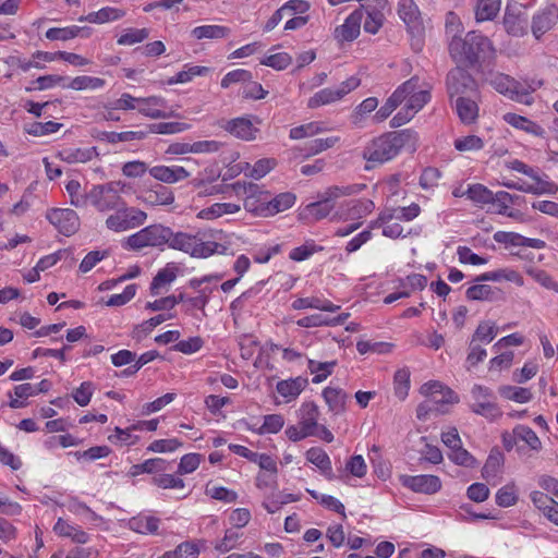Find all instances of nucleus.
I'll return each mask as SVG.
<instances>
[{"mask_svg": "<svg viewBox=\"0 0 558 558\" xmlns=\"http://www.w3.org/2000/svg\"><path fill=\"white\" fill-rule=\"evenodd\" d=\"M430 90L432 85L417 76L400 85L395 94L398 95V100L400 105L403 104V107L391 119V126L399 128L409 122L430 100Z\"/></svg>", "mask_w": 558, "mask_h": 558, "instance_id": "obj_1", "label": "nucleus"}, {"mask_svg": "<svg viewBox=\"0 0 558 558\" xmlns=\"http://www.w3.org/2000/svg\"><path fill=\"white\" fill-rule=\"evenodd\" d=\"M490 51V41L475 32L468 33L464 38L454 36L449 44L450 56L459 65H471Z\"/></svg>", "mask_w": 558, "mask_h": 558, "instance_id": "obj_2", "label": "nucleus"}, {"mask_svg": "<svg viewBox=\"0 0 558 558\" xmlns=\"http://www.w3.org/2000/svg\"><path fill=\"white\" fill-rule=\"evenodd\" d=\"M168 246L184 252L195 258H207L215 253H223L227 247L215 242L204 241L198 234L186 232L174 233L171 230Z\"/></svg>", "mask_w": 558, "mask_h": 558, "instance_id": "obj_3", "label": "nucleus"}, {"mask_svg": "<svg viewBox=\"0 0 558 558\" xmlns=\"http://www.w3.org/2000/svg\"><path fill=\"white\" fill-rule=\"evenodd\" d=\"M365 187L364 184H353L347 186H329L318 195V201L308 204L305 207V213L314 220L326 218L335 206V201L342 196H349L360 193Z\"/></svg>", "mask_w": 558, "mask_h": 558, "instance_id": "obj_4", "label": "nucleus"}, {"mask_svg": "<svg viewBox=\"0 0 558 558\" xmlns=\"http://www.w3.org/2000/svg\"><path fill=\"white\" fill-rule=\"evenodd\" d=\"M235 195L243 199V207L255 216L267 217L269 193L251 182H235L231 185Z\"/></svg>", "mask_w": 558, "mask_h": 558, "instance_id": "obj_5", "label": "nucleus"}, {"mask_svg": "<svg viewBox=\"0 0 558 558\" xmlns=\"http://www.w3.org/2000/svg\"><path fill=\"white\" fill-rule=\"evenodd\" d=\"M119 182L93 185L88 190L87 206H94L98 211L105 213L123 205Z\"/></svg>", "mask_w": 558, "mask_h": 558, "instance_id": "obj_6", "label": "nucleus"}, {"mask_svg": "<svg viewBox=\"0 0 558 558\" xmlns=\"http://www.w3.org/2000/svg\"><path fill=\"white\" fill-rule=\"evenodd\" d=\"M113 210L114 213L107 217L105 225L114 232H124L137 228L147 219L145 211L136 207H128L124 203Z\"/></svg>", "mask_w": 558, "mask_h": 558, "instance_id": "obj_7", "label": "nucleus"}, {"mask_svg": "<svg viewBox=\"0 0 558 558\" xmlns=\"http://www.w3.org/2000/svg\"><path fill=\"white\" fill-rule=\"evenodd\" d=\"M361 84L357 76H351L336 87H328L315 93L307 101L312 109L329 105L342 99L345 95L356 89Z\"/></svg>", "mask_w": 558, "mask_h": 558, "instance_id": "obj_8", "label": "nucleus"}, {"mask_svg": "<svg viewBox=\"0 0 558 558\" xmlns=\"http://www.w3.org/2000/svg\"><path fill=\"white\" fill-rule=\"evenodd\" d=\"M399 142H371L363 151L365 169L369 170L393 159L401 151Z\"/></svg>", "mask_w": 558, "mask_h": 558, "instance_id": "obj_9", "label": "nucleus"}, {"mask_svg": "<svg viewBox=\"0 0 558 558\" xmlns=\"http://www.w3.org/2000/svg\"><path fill=\"white\" fill-rule=\"evenodd\" d=\"M471 395L473 398V403L471 404L472 412L490 421L501 416L502 412L495 402L494 393L489 388L475 385L471 390Z\"/></svg>", "mask_w": 558, "mask_h": 558, "instance_id": "obj_10", "label": "nucleus"}, {"mask_svg": "<svg viewBox=\"0 0 558 558\" xmlns=\"http://www.w3.org/2000/svg\"><path fill=\"white\" fill-rule=\"evenodd\" d=\"M447 89L451 99L460 96H476V82L461 65L451 70L447 76Z\"/></svg>", "mask_w": 558, "mask_h": 558, "instance_id": "obj_11", "label": "nucleus"}, {"mask_svg": "<svg viewBox=\"0 0 558 558\" xmlns=\"http://www.w3.org/2000/svg\"><path fill=\"white\" fill-rule=\"evenodd\" d=\"M493 87L500 94L506 95L512 100L521 104L530 105L532 97L529 87L514 81L508 75L498 74L492 80Z\"/></svg>", "mask_w": 558, "mask_h": 558, "instance_id": "obj_12", "label": "nucleus"}, {"mask_svg": "<svg viewBox=\"0 0 558 558\" xmlns=\"http://www.w3.org/2000/svg\"><path fill=\"white\" fill-rule=\"evenodd\" d=\"M46 218L58 231L66 236L74 234L80 228L77 214L70 208H52L46 214Z\"/></svg>", "mask_w": 558, "mask_h": 558, "instance_id": "obj_13", "label": "nucleus"}, {"mask_svg": "<svg viewBox=\"0 0 558 558\" xmlns=\"http://www.w3.org/2000/svg\"><path fill=\"white\" fill-rule=\"evenodd\" d=\"M398 14L412 36L421 37L423 35L424 25L421 12L413 0H400Z\"/></svg>", "mask_w": 558, "mask_h": 558, "instance_id": "obj_14", "label": "nucleus"}, {"mask_svg": "<svg viewBox=\"0 0 558 558\" xmlns=\"http://www.w3.org/2000/svg\"><path fill=\"white\" fill-rule=\"evenodd\" d=\"M362 8L366 11L363 28L366 33L377 34L385 21L384 11L388 7L387 0H365Z\"/></svg>", "mask_w": 558, "mask_h": 558, "instance_id": "obj_15", "label": "nucleus"}, {"mask_svg": "<svg viewBox=\"0 0 558 558\" xmlns=\"http://www.w3.org/2000/svg\"><path fill=\"white\" fill-rule=\"evenodd\" d=\"M420 391L435 405L453 404L459 401L458 396L449 387L437 380L425 383Z\"/></svg>", "mask_w": 558, "mask_h": 558, "instance_id": "obj_16", "label": "nucleus"}, {"mask_svg": "<svg viewBox=\"0 0 558 558\" xmlns=\"http://www.w3.org/2000/svg\"><path fill=\"white\" fill-rule=\"evenodd\" d=\"M332 131L330 124L324 121L310 122L290 131V140H303L306 137L319 136L318 140H338L337 136L329 135Z\"/></svg>", "mask_w": 558, "mask_h": 558, "instance_id": "obj_17", "label": "nucleus"}, {"mask_svg": "<svg viewBox=\"0 0 558 558\" xmlns=\"http://www.w3.org/2000/svg\"><path fill=\"white\" fill-rule=\"evenodd\" d=\"M137 112L150 119H166L171 116L167 100L156 95L140 97Z\"/></svg>", "mask_w": 558, "mask_h": 558, "instance_id": "obj_18", "label": "nucleus"}, {"mask_svg": "<svg viewBox=\"0 0 558 558\" xmlns=\"http://www.w3.org/2000/svg\"><path fill=\"white\" fill-rule=\"evenodd\" d=\"M401 483L411 490L423 494H435L441 487L440 480L435 475H403Z\"/></svg>", "mask_w": 558, "mask_h": 558, "instance_id": "obj_19", "label": "nucleus"}, {"mask_svg": "<svg viewBox=\"0 0 558 558\" xmlns=\"http://www.w3.org/2000/svg\"><path fill=\"white\" fill-rule=\"evenodd\" d=\"M126 15V11L118 7H104L98 11L88 13L78 17L80 22H87L92 24H106L122 20Z\"/></svg>", "mask_w": 558, "mask_h": 558, "instance_id": "obj_20", "label": "nucleus"}, {"mask_svg": "<svg viewBox=\"0 0 558 558\" xmlns=\"http://www.w3.org/2000/svg\"><path fill=\"white\" fill-rule=\"evenodd\" d=\"M558 21V9L554 5L546 7L539 11L534 17L532 23L533 35L538 39L546 32L553 28Z\"/></svg>", "mask_w": 558, "mask_h": 558, "instance_id": "obj_21", "label": "nucleus"}, {"mask_svg": "<svg viewBox=\"0 0 558 558\" xmlns=\"http://www.w3.org/2000/svg\"><path fill=\"white\" fill-rule=\"evenodd\" d=\"M363 13L356 10L351 13L344 23L335 31L336 38L342 41H352L360 35Z\"/></svg>", "mask_w": 558, "mask_h": 558, "instance_id": "obj_22", "label": "nucleus"}, {"mask_svg": "<svg viewBox=\"0 0 558 558\" xmlns=\"http://www.w3.org/2000/svg\"><path fill=\"white\" fill-rule=\"evenodd\" d=\"M478 94L476 96H460L456 98V112L464 124L474 122L478 117Z\"/></svg>", "mask_w": 558, "mask_h": 558, "instance_id": "obj_23", "label": "nucleus"}, {"mask_svg": "<svg viewBox=\"0 0 558 558\" xmlns=\"http://www.w3.org/2000/svg\"><path fill=\"white\" fill-rule=\"evenodd\" d=\"M142 199L151 206H165L173 203L174 195L170 187L157 183L142 192Z\"/></svg>", "mask_w": 558, "mask_h": 558, "instance_id": "obj_24", "label": "nucleus"}, {"mask_svg": "<svg viewBox=\"0 0 558 558\" xmlns=\"http://www.w3.org/2000/svg\"><path fill=\"white\" fill-rule=\"evenodd\" d=\"M223 128L230 135L241 137L243 140H253L257 136V128L254 122L247 118H236L227 121Z\"/></svg>", "mask_w": 558, "mask_h": 558, "instance_id": "obj_25", "label": "nucleus"}, {"mask_svg": "<svg viewBox=\"0 0 558 558\" xmlns=\"http://www.w3.org/2000/svg\"><path fill=\"white\" fill-rule=\"evenodd\" d=\"M218 142H194L193 144L174 142L169 145L166 154L183 155L187 153H210L218 150Z\"/></svg>", "mask_w": 558, "mask_h": 558, "instance_id": "obj_26", "label": "nucleus"}, {"mask_svg": "<svg viewBox=\"0 0 558 558\" xmlns=\"http://www.w3.org/2000/svg\"><path fill=\"white\" fill-rule=\"evenodd\" d=\"M319 410L314 402H305L299 410V424L312 435L317 434Z\"/></svg>", "mask_w": 558, "mask_h": 558, "instance_id": "obj_27", "label": "nucleus"}, {"mask_svg": "<svg viewBox=\"0 0 558 558\" xmlns=\"http://www.w3.org/2000/svg\"><path fill=\"white\" fill-rule=\"evenodd\" d=\"M97 155L96 147L88 143L80 147H65L59 153L61 159L69 163L86 162Z\"/></svg>", "mask_w": 558, "mask_h": 558, "instance_id": "obj_28", "label": "nucleus"}, {"mask_svg": "<svg viewBox=\"0 0 558 558\" xmlns=\"http://www.w3.org/2000/svg\"><path fill=\"white\" fill-rule=\"evenodd\" d=\"M349 316V313H341L335 317H328L323 314H314L299 319L296 324L298 326L304 328L318 326H339L344 324Z\"/></svg>", "mask_w": 558, "mask_h": 558, "instance_id": "obj_29", "label": "nucleus"}, {"mask_svg": "<svg viewBox=\"0 0 558 558\" xmlns=\"http://www.w3.org/2000/svg\"><path fill=\"white\" fill-rule=\"evenodd\" d=\"M231 29L223 25H201L191 31V36L196 40L211 39L219 40L229 37Z\"/></svg>", "mask_w": 558, "mask_h": 558, "instance_id": "obj_30", "label": "nucleus"}, {"mask_svg": "<svg viewBox=\"0 0 558 558\" xmlns=\"http://www.w3.org/2000/svg\"><path fill=\"white\" fill-rule=\"evenodd\" d=\"M153 178L165 183H175L189 177V172L182 167L156 166L149 169Z\"/></svg>", "mask_w": 558, "mask_h": 558, "instance_id": "obj_31", "label": "nucleus"}, {"mask_svg": "<svg viewBox=\"0 0 558 558\" xmlns=\"http://www.w3.org/2000/svg\"><path fill=\"white\" fill-rule=\"evenodd\" d=\"M306 459L316 465L329 481L333 480L331 461L325 450L322 448H311L306 451Z\"/></svg>", "mask_w": 558, "mask_h": 558, "instance_id": "obj_32", "label": "nucleus"}, {"mask_svg": "<svg viewBox=\"0 0 558 558\" xmlns=\"http://www.w3.org/2000/svg\"><path fill=\"white\" fill-rule=\"evenodd\" d=\"M306 385V380L296 377L293 379L281 380L277 384L278 393L284 398L286 402H290L299 397Z\"/></svg>", "mask_w": 558, "mask_h": 558, "instance_id": "obj_33", "label": "nucleus"}, {"mask_svg": "<svg viewBox=\"0 0 558 558\" xmlns=\"http://www.w3.org/2000/svg\"><path fill=\"white\" fill-rule=\"evenodd\" d=\"M509 437L513 438L515 444L523 442L526 447L532 450L538 451L542 448V442L535 432L525 425H518L513 428L512 435Z\"/></svg>", "mask_w": 558, "mask_h": 558, "instance_id": "obj_34", "label": "nucleus"}, {"mask_svg": "<svg viewBox=\"0 0 558 558\" xmlns=\"http://www.w3.org/2000/svg\"><path fill=\"white\" fill-rule=\"evenodd\" d=\"M504 120L514 129L522 130L533 136H542L543 134V129L525 117L508 112L504 114Z\"/></svg>", "mask_w": 558, "mask_h": 558, "instance_id": "obj_35", "label": "nucleus"}, {"mask_svg": "<svg viewBox=\"0 0 558 558\" xmlns=\"http://www.w3.org/2000/svg\"><path fill=\"white\" fill-rule=\"evenodd\" d=\"M323 397L335 414L342 413L345 410L347 393L340 388L327 387L323 391Z\"/></svg>", "mask_w": 558, "mask_h": 558, "instance_id": "obj_36", "label": "nucleus"}, {"mask_svg": "<svg viewBox=\"0 0 558 558\" xmlns=\"http://www.w3.org/2000/svg\"><path fill=\"white\" fill-rule=\"evenodd\" d=\"M160 520L151 515H137L129 520V527L141 534H155Z\"/></svg>", "mask_w": 558, "mask_h": 558, "instance_id": "obj_37", "label": "nucleus"}, {"mask_svg": "<svg viewBox=\"0 0 558 558\" xmlns=\"http://www.w3.org/2000/svg\"><path fill=\"white\" fill-rule=\"evenodd\" d=\"M177 278L175 268L166 267L157 272L150 284V293L153 295H159L167 290L171 282Z\"/></svg>", "mask_w": 558, "mask_h": 558, "instance_id": "obj_38", "label": "nucleus"}, {"mask_svg": "<svg viewBox=\"0 0 558 558\" xmlns=\"http://www.w3.org/2000/svg\"><path fill=\"white\" fill-rule=\"evenodd\" d=\"M501 0H477L475 5V17L478 22L490 21L497 16L500 10Z\"/></svg>", "mask_w": 558, "mask_h": 558, "instance_id": "obj_39", "label": "nucleus"}, {"mask_svg": "<svg viewBox=\"0 0 558 558\" xmlns=\"http://www.w3.org/2000/svg\"><path fill=\"white\" fill-rule=\"evenodd\" d=\"M210 72L208 66L203 65H186L184 70L180 71L175 76L167 81L168 85L185 84L191 82L196 76H204Z\"/></svg>", "mask_w": 558, "mask_h": 558, "instance_id": "obj_40", "label": "nucleus"}, {"mask_svg": "<svg viewBox=\"0 0 558 558\" xmlns=\"http://www.w3.org/2000/svg\"><path fill=\"white\" fill-rule=\"evenodd\" d=\"M150 246L168 244L171 229L162 225H151L143 229Z\"/></svg>", "mask_w": 558, "mask_h": 558, "instance_id": "obj_41", "label": "nucleus"}, {"mask_svg": "<svg viewBox=\"0 0 558 558\" xmlns=\"http://www.w3.org/2000/svg\"><path fill=\"white\" fill-rule=\"evenodd\" d=\"M295 202V195L292 193H281L274 197L272 199L268 198V204L266 207L267 217L274 216L278 213L284 211L292 207Z\"/></svg>", "mask_w": 558, "mask_h": 558, "instance_id": "obj_42", "label": "nucleus"}, {"mask_svg": "<svg viewBox=\"0 0 558 558\" xmlns=\"http://www.w3.org/2000/svg\"><path fill=\"white\" fill-rule=\"evenodd\" d=\"M167 469V462L160 458L148 459L141 464H134L131 466L129 474L131 476H137L142 473H157L163 472Z\"/></svg>", "mask_w": 558, "mask_h": 558, "instance_id": "obj_43", "label": "nucleus"}, {"mask_svg": "<svg viewBox=\"0 0 558 558\" xmlns=\"http://www.w3.org/2000/svg\"><path fill=\"white\" fill-rule=\"evenodd\" d=\"M105 86V80L95 76H76L72 78L65 87L73 90H95Z\"/></svg>", "mask_w": 558, "mask_h": 558, "instance_id": "obj_44", "label": "nucleus"}, {"mask_svg": "<svg viewBox=\"0 0 558 558\" xmlns=\"http://www.w3.org/2000/svg\"><path fill=\"white\" fill-rule=\"evenodd\" d=\"M65 191L70 196L71 205L75 206L76 208L87 207L88 191L83 190L78 181L70 180L65 185Z\"/></svg>", "mask_w": 558, "mask_h": 558, "instance_id": "obj_45", "label": "nucleus"}, {"mask_svg": "<svg viewBox=\"0 0 558 558\" xmlns=\"http://www.w3.org/2000/svg\"><path fill=\"white\" fill-rule=\"evenodd\" d=\"M525 272L543 288L558 293V282L546 270L529 266Z\"/></svg>", "mask_w": 558, "mask_h": 558, "instance_id": "obj_46", "label": "nucleus"}, {"mask_svg": "<svg viewBox=\"0 0 558 558\" xmlns=\"http://www.w3.org/2000/svg\"><path fill=\"white\" fill-rule=\"evenodd\" d=\"M466 196L472 202L480 205L493 204V191L483 184L476 183L469 185L465 190Z\"/></svg>", "mask_w": 558, "mask_h": 558, "instance_id": "obj_47", "label": "nucleus"}, {"mask_svg": "<svg viewBox=\"0 0 558 558\" xmlns=\"http://www.w3.org/2000/svg\"><path fill=\"white\" fill-rule=\"evenodd\" d=\"M243 533L239 532L233 527L226 530L225 535L221 539L215 543V549L221 554L228 553L238 547L240 538Z\"/></svg>", "mask_w": 558, "mask_h": 558, "instance_id": "obj_48", "label": "nucleus"}, {"mask_svg": "<svg viewBox=\"0 0 558 558\" xmlns=\"http://www.w3.org/2000/svg\"><path fill=\"white\" fill-rule=\"evenodd\" d=\"M337 362H318L315 360H308V369L314 374L313 383L318 384L325 380L333 371Z\"/></svg>", "mask_w": 558, "mask_h": 558, "instance_id": "obj_49", "label": "nucleus"}, {"mask_svg": "<svg viewBox=\"0 0 558 558\" xmlns=\"http://www.w3.org/2000/svg\"><path fill=\"white\" fill-rule=\"evenodd\" d=\"M499 393L505 399L512 400L519 403H525L532 399L531 390L523 387L501 386L499 388Z\"/></svg>", "mask_w": 558, "mask_h": 558, "instance_id": "obj_50", "label": "nucleus"}, {"mask_svg": "<svg viewBox=\"0 0 558 558\" xmlns=\"http://www.w3.org/2000/svg\"><path fill=\"white\" fill-rule=\"evenodd\" d=\"M500 279L511 281V282L515 283L518 287H522L524 284V280H523V277L521 276V274L518 272L517 270H512V269H501L498 271L488 272V274H485L482 277L477 278L476 280L497 281Z\"/></svg>", "mask_w": 558, "mask_h": 558, "instance_id": "obj_51", "label": "nucleus"}, {"mask_svg": "<svg viewBox=\"0 0 558 558\" xmlns=\"http://www.w3.org/2000/svg\"><path fill=\"white\" fill-rule=\"evenodd\" d=\"M532 179L530 186L532 191L530 194L542 195V194H556L558 192V186L542 177H539L535 171L534 175H529Z\"/></svg>", "mask_w": 558, "mask_h": 558, "instance_id": "obj_52", "label": "nucleus"}, {"mask_svg": "<svg viewBox=\"0 0 558 558\" xmlns=\"http://www.w3.org/2000/svg\"><path fill=\"white\" fill-rule=\"evenodd\" d=\"M148 36L149 31L147 28H128L118 38L117 44L120 46H132L144 41Z\"/></svg>", "mask_w": 558, "mask_h": 558, "instance_id": "obj_53", "label": "nucleus"}, {"mask_svg": "<svg viewBox=\"0 0 558 558\" xmlns=\"http://www.w3.org/2000/svg\"><path fill=\"white\" fill-rule=\"evenodd\" d=\"M497 335V326L494 322H481L472 337L473 342H487L494 340Z\"/></svg>", "mask_w": 558, "mask_h": 558, "instance_id": "obj_54", "label": "nucleus"}, {"mask_svg": "<svg viewBox=\"0 0 558 558\" xmlns=\"http://www.w3.org/2000/svg\"><path fill=\"white\" fill-rule=\"evenodd\" d=\"M81 27L76 25L66 27H52L46 32V38L49 40H69L78 36Z\"/></svg>", "mask_w": 558, "mask_h": 558, "instance_id": "obj_55", "label": "nucleus"}, {"mask_svg": "<svg viewBox=\"0 0 558 558\" xmlns=\"http://www.w3.org/2000/svg\"><path fill=\"white\" fill-rule=\"evenodd\" d=\"M378 106V99L376 97H368L364 99L353 111L352 122L359 125L363 122L364 118L373 112Z\"/></svg>", "mask_w": 558, "mask_h": 558, "instance_id": "obj_56", "label": "nucleus"}, {"mask_svg": "<svg viewBox=\"0 0 558 558\" xmlns=\"http://www.w3.org/2000/svg\"><path fill=\"white\" fill-rule=\"evenodd\" d=\"M291 62L292 58L287 52H277L274 54H269L260 60V64L270 66L277 71L287 69L291 64Z\"/></svg>", "mask_w": 558, "mask_h": 558, "instance_id": "obj_57", "label": "nucleus"}, {"mask_svg": "<svg viewBox=\"0 0 558 558\" xmlns=\"http://www.w3.org/2000/svg\"><path fill=\"white\" fill-rule=\"evenodd\" d=\"M495 289L489 284H475L466 290V298L473 301H492Z\"/></svg>", "mask_w": 558, "mask_h": 558, "instance_id": "obj_58", "label": "nucleus"}, {"mask_svg": "<svg viewBox=\"0 0 558 558\" xmlns=\"http://www.w3.org/2000/svg\"><path fill=\"white\" fill-rule=\"evenodd\" d=\"M410 387V373L408 369H399L395 374V395L404 400Z\"/></svg>", "mask_w": 558, "mask_h": 558, "instance_id": "obj_59", "label": "nucleus"}, {"mask_svg": "<svg viewBox=\"0 0 558 558\" xmlns=\"http://www.w3.org/2000/svg\"><path fill=\"white\" fill-rule=\"evenodd\" d=\"M202 460L203 456L198 453L184 454L180 460L178 473L183 475L194 472L199 466Z\"/></svg>", "mask_w": 558, "mask_h": 558, "instance_id": "obj_60", "label": "nucleus"}, {"mask_svg": "<svg viewBox=\"0 0 558 558\" xmlns=\"http://www.w3.org/2000/svg\"><path fill=\"white\" fill-rule=\"evenodd\" d=\"M153 484L163 489L184 488L185 486L183 480L173 474L156 475L153 477Z\"/></svg>", "mask_w": 558, "mask_h": 558, "instance_id": "obj_61", "label": "nucleus"}, {"mask_svg": "<svg viewBox=\"0 0 558 558\" xmlns=\"http://www.w3.org/2000/svg\"><path fill=\"white\" fill-rule=\"evenodd\" d=\"M182 447V442L177 438L158 439L150 442L147 450L153 452H172Z\"/></svg>", "mask_w": 558, "mask_h": 558, "instance_id": "obj_62", "label": "nucleus"}, {"mask_svg": "<svg viewBox=\"0 0 558 558\" xmlns=\"http://www.w3.org/2000/svg\"><path fill=\"white\" fill-rule=\"evenodd\" d=\"M517 490L513 485H506L496 494V502L500 507H510L517 502Z\"/></svg>", "mask_w": 558, "mask_h": 558, "instance_id": "obj_63", "label": "nucleus"}, {"mask_svg": "<svg viewBox=\"0 0 558 558\" xmlns=\"http://www.w3.org/2000/svg\"><path fill=\"white\" fill-rule=\"evenodd\" d=\"M276 165L277 162L274 158L259 159L254 163L250 172V177H252L255 180L262 179L270 170H272L276 167Z\"/></svg>", "mask_w": 558, "mask_h": 558, "instance_id": "obj_64", "label": "nucleus"}]
</instances>
